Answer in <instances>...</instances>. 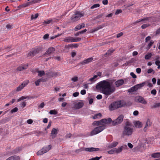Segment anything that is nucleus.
<instances>
[{"label": "nucleus", "mask_w": 160, "mask_h": 160, "mask_svg": "<svg viewBox=\"0 0 160 160\" xmlns=\"http://www.w3.org/2000/svg\"><path fill=\"white\" fill-rule=\"evenodd\" d=\"M136 71L138 73H140L141 72V70L140 68H138L136 69Z\"/></svg>", "instance_id": "obj_64"}, {"label": "nucleus", "mask_w": 160, "mask_h": 160, "mask_svg": "<svg viewBox=\"0 0 160 160\" xmlns=\"http://www.w3.org/2000/svg\"><path fill=\"white\" fill-rule=\"evenodd\" d=\"M46 74L48 75L49 77H56L58 76H60L61 75L59 72H53L51 71H50L49 72H48V73H46Z\"/></svg>", "instance_id": "obj_13"}, {"label": "nucleus", "mask_w": 160, "mask_h": 160, "mask_svg": "<svg viewBox=\"0 0 160 160\" xmlns=\"http://www.w3.org/2000/svg\"><path fill=\"white\" fill-rule=\"evenodd\" d=\"M154 42L153 41H151L148 44V49H149L151 47V46L153 44Z\"/></svg>", "instance_id": "obj_51"}, {"label": "nucleus", "mask_w": 160, "mask_h": 160, "mask_svg": "<svg viewBox=\"0 0 160 160\" xmlns=\"http://www.w3.org/2000/svg\"><path fill=\"white\" fill-rule=\"evenodd\" d=\"M152 122H151L149 119H148L146 122L145 126L146 127H149L151 126Z\"/></svg>", "instance_id": "obj_30"}, {"label": "nucleus", "mask_w": 160, "mask_h": 160, "mask_svg": "<svg viewBox=\"0 0 160 160\" xmlns=\"http://www.w3.org/2000/svg\"><path fill=\"white\" fill-rule=\"evenodd\" d=\"M99 148H82L79 149H76L75 152L76 153H78L82 151L85 150L87 152H93V151H99Z\"/></svg>", "instance_id": "obj_6"}, {"label": "nucleus", "mask_w": 160, "mask_h": 160, "mask_svg": "<svg viewBox=\"0 0 160 160\" xmlns=\"http://www.w3.org/2000/svg\"><path fill=\"white\" fill-rule=\"evenodd\" d=\"M63 41L66 42H73V37H66Z\"/></svg>", "instance_id": "obj_19"}, {"label": "nucleus", "mask_w": 160, "mask_h": 160, "mask_svg": "<svg viewBox=\"0 0 160 160\" xmlns=\"http://www.w3.org/2000/svg\"><path fill=\"white\" fill-rule=\"evenodd\" d=\"M45 105V104L43 102L41 103L39 106V108H43Z\"/></svg>", "instance_id": "obj_62"}, {"label": "nucleus", "mask_w": 160, "mask_h": 160, "mask_svg": "<svg viewBox=\"0 0 160 160\" xmlns=\"http://www.w3.org/2000/svg\"><path fill=\"white\" fill-rule=\"evenodd\" d=\"M149 26V24H143L141 26V28L142 29H145L147 27H148Z\"/></svg>", "instance_id": "obj_44"}, {"label": "nucleus", "mask_w": 160, "mask_h": 160, "mask_svg": "<svg viewBox=\"0 0 160 160\" xmlns=\"http://www.w3.org/2000/svg\"><path fill=\"white\" fill-rule=\"evenodd\" d=\"M100 6V5L98 3H97L94 4L91 7V9H92L95 8L99 7Z\"/></svg>", "instance_id": "obj_39"}, {"label": "nucleus", "mask_w": 160, "mask_h": 160, "mask_svg": "<svg viewBox=\"0 0 160 160\" xmlns=\"http://www.w3.org/2000/svg\"><path fill=\"white\" fill-rule=\"evenodd\" d=\"M128 92H132L135 91L133 87L131 88L130 89H128Z\"/></svg>", "instance_id": "obj_52"}, {"label": "nucleus", "mask_w": 160, "mask_h": 160, "mask_svg": "<svg viewBox=\"0 0 160 160\" xmlns=\"http://www.w3.org/2000/svg\"><path fill=\"white\" fill-rule=\"evenodd\" d=\"M71 48V46L70 44H69L68 45H65V47L64 48V51H66L67 52H68L69 49L70 48Z\"/></svg>", "instance_id": "obj_35"}, {"label": "nucleus", "mask_w": 160, "mask_h": 160, "mask_svg": "<svg viewBox=\"0 0 160 160\" xmlns=\"http://www.w3.org/2000/svg\"><path fill=\"white\" fill-rule=\"evenodd\" d=\"M42 81V82H44L46 81L45 80V79H43L42 78L38 79L35 82V83L36 85V86H39V83Z\"/></svg>", "instance_id": "obj_27"}, {"label": "nucleus", "mask_w": 160, "mask_h": 160, "mask_svg": "<svg viewBox=\"0 0 160 160\" xmlns=\"http://www.w3.org/2000/svg\"><path fill=\"white\" fill-rule=\"evenodd\" d=\"M132 124L129 121L126 122L125 125L124 126L123 131L122 132V136H131L133 132V129L131 128Z\"/></svg>", "instance_id": "obj_2"}, {"label": "nucleus", "mask_w": 160, "mask_h": 160, "mask_svg": "<svg viewBox=\"0 0 160 160\" xmlns=\"http://www.w3.org/2000/svg\"><path fill=\"white\" fill-rule=\"evenodd\" d=\"M113 82V81L109 79L104 80L98 83L96 86V88L97 89L101 90L102 92L106 96H108L115 90V87H111V85Z\"/></svg>", "instance_id": "obj_1"}, {"label": "nucleus", "mask_w": 160, "mask_h": 160, "mask_svg": "<svg viewBox=\"0 0 160 160\" xmlns=\"http://www.w3.org/2000/svg\"><path fill=\"white\" fill-rule=\"evenodd\" d=\"M118 142H113L111 144L108 145V148H111L116 147L118 144Z\"/></svg>", "instance_id": "obj_24"}, {"label": "nucleus", "mask_w": 160, "mask_h": 160, "mask_svg": "<svg viewBox=\"0 0 160 160\" xmlns=\"http://www.w3.org/2000/svg\"><path fill=\"white\" fill-rule=\"evenodd\" d=\"M11 46H10L5 47L4 49H2V48H2V50L5 49L6 50V52H9L11 51Z\"/></svg>", "instance_id": "obj_34"}, {"label": "nucleus", "mask_w": 160, "mask_h": 160, "mask_svg": "<svg viewBox=\"0 0 160 160\" xmlns=\"http://www.w3.org/2000/svg\"><path fill=\"white\" fill-rule=\"evenodd\" d=\"M85 27V24L84 23H82L81 25H78L76 26L74 30L76 31H77L78 30L82 28H84Z\"/></svg>", "instance_id": "obj_25"}, {"label": "nucleus", "mask_w": 160, "mask_h": 160, "mask_svg": "<svg viewBox=\"0 0 160 160\" xmlns=\"http://www.w3.org/2000/svg\"><path fill=\"white\" fill-rule=\"evenodd\" d=\"M102 116V114L100 113H98L95 114L93 117V119L100 118H101Z\"/></svg>", "instance_id": "obj_28"}, {"label": "nucleus", "mask_w": 160, "mask_h": 160, "mask_svg": "<svg viewBox=\"0 0 160 160\" xmlns=\"http://www.w3.org/2000/svg\"><path fill=\"white\" fill-rule=\"evenodd\" d=\"M18 110V108L17 107L15 108L14 109L11 110L10 111V113H13L14 112H17Z\"/></svg>", "instance_id": "obj_43"}, {"label": "nucleus", "mask_w": 160, "mask_h": 160, "mask_svg": "<svg viewBox=\"0 0 160 160\" xmlns=\"http://www.w3.org/2000/svg\"><path fill=\"white\" fill-rule=\"evenodd\" d=\"M101 122H102V123H104L105 124H109L111 122L112 123L113 121L110 118H109L108 119L104 118L101 120Z\"/></svg>", "instance_id": "obj_15"}, {"label": "nucleus", "mask_w": 160, "mask_h": 160, "mask_svg": "<svg viewBox=\"0 0 160 160\" xmlns=\"http://www.w3.org/2000/svg\"><path fill=\"white\" fill-rule=\"evenodd\" d=\"M152 72H153V74H154L155 73L154 71L153 70V69H152V68H150L147 71V72L148 74H149L151 73Z\"/></svg>", "instance_id": "obj_53"}, {"label": "nucleus", "mask_w": 160, "mask_h": 160, "mask_svg": "<svg viewBox=\"0 0 160 160\" xmlns=\"http://www.w3.org/2000/svg\"><path fill=\"white\" fill-rule=\"evenodd\" d=\"M93 60V58L92 57L86 59L84 60L83 61L80 62L79 64V65H83L86 64H88L92 62Z\"/></svg>", "instance_id": "obj_12"}, {"label": "nucleus", "mask_w": 160, "mask_h": 160, "mask_svg": "<svg viewBox=\"0 0 160 160\" xmlns=\"http://www.w3.org/2000/svg\"><path fill=\"white\" fill-rule=\"evenodd\" d=\"M71 48H77L78 47V44L75 43L73 44H70Z\"/></svg>", "instance_id": "obj_45"}, {"label": "nucleus", "mask_w": 160, "mask_h": 160, "mask_svg": "<svg viewBox=\"0 0 160 160\" xmlns=\"http://www.w3.org/2000/svg\"><path fill=\"white\" fill-rule=\"evenodd\" d=\"M58 130L55 128H52L50 135V137H51L52 139H54L56 137L58 133Z\"/></svg>", "instance_id": "obj_14"}, {"label": "nucleus", "mask_w": 160, "mask_h": 160, "mask_svg": "<svg viewBox=\"0 0 160 160\" xmlns=\"http://www.w3.org/2000/svg\"><path fill=\"white\" fill-rule=\"evenodd\" d=\"M122 12V11L121 9H118L116 11V12L115 13V14L116 15L118 14L119 13H121Z\"/></svg>", "instance_id": "obj_56"}, {"label": "nucleus", "mask_w": 160, "mask_h": 160, "mask_svg": "<svg viewBox=\"0 0 160 160\" xmlns=\"http://www.w3.org/2000/svg\"><path fill=\"white\" fill-rule=\"evenodd\" d=\"M124 105L123 102L121 100L117 101L112 103L109 106L110 111L114 110L122 107Z\"/></svg>", "instance_id": "obj_3"}, {"label": "nucleus", "mask_w": 160, "mask_h": 160, "mask_svg": "<svg viewBox=\"0 0 160 160\" xmlns=\"http://www.w3.org/2000/svg\"><path fill=\"white\" fill-rule=\"evenodd\" d=\"M81 39L80 38H75L73 37V42H77L81 41Z\"/></svg>", "instance_id": "obj_47"}, {"label": "nucleus", "mask_w": 160, "mask_h": 160, "mask_svg": "<svg viewBox=\"0 0 160 160\" xmlns=\"http://www.w3.org/2000/svg\"><path fill=\"white\" fill-rule=\"evenodd\" d=\"M152 17H149L144 18L142 19H140L137 20L135 23H138L141 22H143L145 21H151V20Z\"/></svg>", "instance_id": "obj_18"}, {"label": "nucleus", "mask_w": 160, "mask_h": 160, "mask_svg": "<svg viewBox=\"0 0 160 160\" xmlns=\"http://www.w3.org/2000/svg\"><path fill=\"white\" fill-rule=\"evenodd\" d=\"M49 36V34L48 33L45 34L43 36V39L44 40L47 39L48 38Z\"/></svg>", "instance_id": "obj_57"}, {"label": "nucleus", "mask_w": 160, "mask_h": 160, "mask_svg": "<svg viewBox=\"0 0 160 160\" xmlns=\"http://www.w3.org/2000/svg\"><path fill=\"white\" fill-rule=\"evenodd\" d=\"M146 83V82H143L142 83L137 84V86L138 87V89H139V88H141L143 87L145 85Z\"/></svg>", "instance_id": "obj_37"}, {"label": "nucleus", "mask_w": 160, "mask_h": 160, "mask_svg": "<svg viewBox=\"0 0 160 160\" xmlns=\"http://www.w3.org/2000/svg\"><path fill=\"white\" fill-rule=\"evenodd\" d=\"M32 4V3L31 1V2L23 3L21 5V6L23 8H25L31 5Z\"/></svg>", "instance_id": "obj_29"}, {"label": "nucleus", "mask_w": 160, "mask_h": 160, "mask_svg": "<svg viewBox=\"0 0 160 160\" xmlns=\"http://www.w3.org/2000/svg\"><path fill=\"white\" fill-rule=\"evenodd\" d=\"M160 106V103H155L153 107L154 108H156L157 107H158Z\"/></svg>", "instance_id": "obj_60"}, {"label": "nucleus", "mask_w": 160, "mask_h": 160, "mask_svg": "<svg viewBox=\"0 0 160 160\" xmlns=\"http://www.w3.org/2000/svg\"><path fill=\"white\" fill-rule=\"evenodd\" d=\"M134 125L136 128H141L142 126V124L141 122L139 121H137L134 122Z\"/></svg>", "instance_id": "obj_22"}, {"label": "nucleus", "mask_w": 160, "mask_h": 160, "mask_svg": "<svg viewBox=\"0 0 160 160\" xmlns=\"http://www.w3.org/2000/svg\"><path fill=\"white\" fill-rule=\"evenodd\" d=\"M152 156L154 158H158L160 157V153L157 152L153 153L152 154Z\"/></svg>", "instance_id": "obj_31"}, {"label": "nucleus", "mask_w": 160, "mask_h": 160, "mask_svg": "<svg viewBox=\"0 0 160 160\" xmlns=\"http://www.w3.org/2000/svg\"><path fill=\"white\" fill-rule=\"evenodd\" d=\"M99 29V28L98 26L96 28H93L90 31V32L91 33H93V32H95V31H98Z\"/></svg>", "instance_id": "obj_40"}, {"label": "nucleus", "mask_w": 160, "mask_h": 160, "mask_svg": "<svg viewBox=\"0 0 160 160\" xmlns=\"http://www.w3.org/2000/svg\"><path fill=\"white\" fill-rule=\"evenodd\" d=\"M123 80L121 79L117 80L115 82V84L117 87H118L123 85L124 83Z\"/></svg>", "instance_id": "obj_20"}, {"label": "nucleus", "mask_w": 160, "mask_h": 160, "mask_svg": "<svg viewBox=\"0 0 160 160\" xmlns=\"http://www.w3.org/2000/svg\"><path fill=\"white\" fill-rule=\"evenodd\" d=\"M51 145H49L47 147L42 148L41 150L38 152L37 154L38 155H42L44 153L47 152L48 151L51 149Z\"/></svg>", "instance_id": "obj_8"}, {"label": "nucleus", "mask_w": 160, "mask_h": 160, "mask_svg": "<svg viewBox=\"0 0 160 160\" xmlns=\"http://www.w3.org/2000/svg\"><path fill=\"white\" fill-rule=\"evenodd\" d=\"M156 90L155 89H153L151 92V93L153 95H155L156 94Z\"/></svg>", "instance_id": "obj_59"}, {"label": "nucleus", "mask_w": 160, "mask_h": 160, "mask_svg": "<svg viewBox=\"0 0 160 160\" xmlns=\"http://www.w3.org/2000/svg\"><path fill=\"white\" fill-rule=\"evenodd\" d=\"M41 0H33L32 1V4H34L40 2Z\"/></svg>", "instance_id": "obj_55"}, {"label": "nucleus", "mask_w": 160, "mask_h": 160, "mask_svg": "<svg viewBox=\"0 0 160 160\" xmlns=\"http://www.w3.org/2000/svg\"><path fill=\"white\" fill-rule=\"evenodd\" d=\"M123 115H120L115 120L113 121L112 125L115 126L121 123L123 120Z\"/></svg>", "instance_id": "obj_9"}, {"label": "nucleus", "mask_w": 160, "mask_h": 160, "mask_svg": "<svg viewBox=\"0 0 160 160\" xmlns=\"http://www.w3.org/2000/svg\"><path fill=\"white\" fill-rule=\"evenodd\" d=\"M123 34V33L122 32H121L118 34L117 35V38H119L122 36Z\"/></svg>", "instance_id": "obj_63"}, {"label": "nucleus", "mask_w": 160, "mask_h": 160, "mask_svg": "<svg viewBox=\"0 0 160 160\" xmlns=\"http://www.w3.org/2000/svg\"><path fill=\"white\" fill-rule=\"evenodd\" d=\"M84 12L81 13L79 11H76L71 17L70 19L72 22H76L79 20L81 17L84 16Z\"/></svg>", "instance_id": "obj_4"}, {"label": "nucleus", "mask_w": 160, "mask_h": 160, "mask_svg": "<svg viewBox=\"0 0 160 160\" xmlns=\"http://www.w3.org/2000/svg\"><path fill=\"white\" fill-rule=\"evenodd\" d=\"M152 56V54L151 53H149L148 54L145 55V59L146 60H148Z\"/></svg>", "instance_id": "obj_36"}, {"label": "nucleus", "mask_w": 160, "mask_h": 160, "mask_svg": "<svg viewBox=\"0 0 160 160\" xmlns=\"http://www.w3.org/2000/svg\"><path fill=\"white\" fill-rule=\"evenodd\" d=\"M103 15L104 13H102L101 14H99L95 18V19H98L99 18H102Z\"/></svg>", "instance_id": "obj_46"}, {"label": "nucleus", "mask_w": 160, "mask_h": 160, "mask_svg": "<svg viewBox=\"0 0 160 160\" xmlns=\"http://www.w3.org/2000/svg\"><path fill=\"white\" fill-rule=\"evenodd\" d=\"M38 76H42L45 74V72L43 70L38 71Z\"/></svg>", "instance_id": "obj_32"}, {"label": "nucleus", "mask_w": 160, "mask_h": 160, "mask_svg": "<svg viewBox=\"0 0 160 160\" xmlns=\"http://www.w3.org/2000/svg\"><path fill=\"white\" fill-rule=\"evenodd\" d=\"M130 75L132 76V78H137V76L133 72H131L130 73Z\"/></svg>", "instance_id": "obj_58"}, {"label": "nucleus", "mask_w": 160, "mask_h": 160, "mask_svg": "<svg viewBox=\"0 0 160 160\" xmlns=\"http://www.w3.org/2000/svg\"><path fill=\"white\" fill-rule=\"evenodd\" d=\"M42 49V47H39L33 49L28 54V56L33 57L38 53Z\"/></svg>", "instance_id": "obj_7"}, {"label": "nucleus", "mask_w": 160, "mask_h": 160, "mask_svg": "<svg viewBox=\"0 0 160 160\" xmlns=\"http://www.w3.org/2000/svg\"><path fill=\"white\" fill-rule=\"evenodd\" d=\"M127 147V146L126 145H124L123 146H121V147L118 149L116 148H114V149L115 150V152L117 153H118L122 151L123 148H126Z\"/></svg>", "instance_id": "obj_21"}, {"label": "nucleus", "mask_w": 160, "mask_h": 160, "mask_svg": "<svg viewBox=\"0 0 160 160\" xmlns=\"http://www.w3.org/2000/svg\"><path fill=\"white\" fill-rule=\"evenodd\" d=\"M114 152H115V151L114 148L108 152V154H113Z\"/></svg>", "instance_id": "obj_54"}, {"label": "nucleus", "mask_w": 160, "mask_h": 160, "mask_svg": "<svg viewBox=\"0 0 160 160\" xmlns=\"http://www.w3.org/2000/svg\"><path fill=\"white\" fill-rule=\"evenodd\" d=\"M84 103L82 102H78L74 105V108L76 109L81 108L83 106Z\"/></svg>", "instance_id": "obj_17"}, {"label": "nucleus", "mask_w": 160, "mask_h": 160, "mask_svg": "<svg viewBox=\"0 0 160 160\" xmlns=\"http://www.w3.org/2000/svg\"><path fill=\"white\" fill-rule=\"evenodd\" d=\"M97 75H95L92 78H90L89 79V80L91 82H93L94 81V80L95 78H97Z\"/></svg>", "instance_id": "obj_50"}, {"label": "nucleus", "mask_w": 160, "mask_h": 160, "mask_svg": "<svg viewBox=\"0 0 160 160\" xmlns=\"http://www.w3.org/2000/svg\"><path fill=\"white\" fill-rule=\"evenodd\" d=\"M29 82V81L23 82L17 88L16 91L19 92L21 91Z\"/></svg>", "instance_id": "obj_11"}, {"label": "nucleus", "mask_w": 160, "mask_h": 160, "mask_svg": "<svg viewBox=\"0 0 160 160\" xmlns=\"http://www.w3.org/2000/svg\"><path fill=\"white\" fill-rule=\"evenodd\" d=\"M28 66V65H24L21 66H20L17 68V70L19 71H22L24 70L27 68Z\"/></svg>", "instance_id": "obj_23"}, {"label": "nucleus", "mask_w": 160, "mask_h": 160, "mask_svg": "<svg viewBox=\"0 0 160 160\" xmlns=\"http://www.w3.org/2000/svg\"><path fill=\"white\" fill-rule=\"evenodd\" d=\"M107 26V24L105 23H103L101 25H98V26L99 28V29H101L103 27L106 26Z\"/></svg>", "instance_id": "obj_48"}, {"label": "nucleus", "mask_w": 160, "mask_h": 160, "mask_svg": "<svg viewBox=\"0 0 160 160\" xmlns=\"http://www.w3.org/2000/svg\"><path fill=\"white\" fill-rule=\"evenodd\" d=\"M101 120L99 121H95L93 122L92 125H93L96 126H102V125H105L104 124L102 123V122H101Z\"/></svg>", "instance_id": "obj_26"}, {"label": "nucleus", "mask_w": 160, "mask_h": 160, "mask_svg": "<svg viewBox=\"0 0 160 160\" xmlns=\"http://www.w3.org/2000/svg\"><path fill=\"white\" fill-rule=\"evenodd\" d=\"M115 49H111L108 50L107 51L108 53V55H110L113 52L115 51Z\"/></svg>", "instance_id": "obj_42"}, {"label": "nucleus", "mask_w": 160, "mask_h": 160, "mask_svg": "<svg viewBox=\"0 0 160 160\" xmlns=\"http://www.w3.org/2000/svg\"><path fill=\"white\" fill-rule=\"evenodd\" d=\"M105 125H102L95 128L90 132V136H93L99 133L105 128Z\"/></svg>", "instance_id": "obj_5"}, {"label": "nucleus", "mask_w": 160, "mask_h": 160, "mask_svg": "<svg viewBox=\"0 0 160 160\" xmlns=\"http://www.w3.org/2000/svg\"><path fill=\"white\" fill-rule=\"evenodd\" d=\"M135 100L136 102L144 104H146L147 103V102L144 98L141 96L137 97L135 98Z\"/></svg>", "instance_id": "obj_10"}, {"label": "nucleus", "mask_w": 160, "mask_h": 160, "mask_svg": "<svg viewBox=\"0 0 160 160\" xmlns=\"http://www.w3.org/2000/svg\"><path fill=\"white\" fill-rule=\"evenodd\" d=\"M49 113L51 115H56L58 114V112L55 110H51L49 112Z\"/></svg>", "instance_id": "obj_38"}, {"label": "nucleus", "mask_w": 160, "mask_h": 160, "mask_svg": "<svg viewBox=\"0 0 160 160\" xmlns=\"http://www.w3.org/2000/svg\"><path fill=\"white\" fill-rule=\"evenodd\" d=\"M55 51V49L53 47H50L46 51L45 53L43 55H45L46 54H50L53 53Z\"/></svg>", "instance_id": "obj_16"}, {"label": "nucleus", "mask_w": 160, "mask_h": 160, "mask_svg": "<svg viewBox=\"0 0 160 160\" xmlns=\"http://www.w3.org/2000/svg\"><path fill=\"white\" fill-rule=\"evenodd\" d=\"M71 80L73 82H75L77 81L78 80V77H74L71 79Z\"/></svg>", "instance_id": "obj_49"}, {"label": "nucleus", "mask_w": 160, "mask_h": 160, "mask_svg": "<svg viewBox=\"0 0 160 160\" xmlns=\"http://www.w3.org/2000/svg\"><path fill=\"white\" fill-rule=\"evenodd\" d=\"M6 27L8 29H11L12 28V26L9 24H7L6 26Z\"/></svg>", "instance_id": "obj_61"}, {"label": "nucleus", "mask_w": 160, "mask_h": 160, "mask_svg": "<svg viewBox=\"0 0 160 160\" xmlns=\"http://www.w3.org/2000/svg\"><path fill=\"white\" fill-rule=\"evenodd\" d=\"M28 98V99H30L29 97V96L27 97H24V96H22L18 100V101H19L21 100H22Z\"/></svg>", "instance_id": "obj_41"}, {"label": "nucleus", "mask_w": 160, "mask_h": 160, "mask_svg": "<svg viewBox=\"0 0 160 160\" xmlns=\"http://www.w3.org/2000/svg\"><path fill=\"white\" fill-rule=\"evenodd\" d=\"M39 14L38 13H36L35 15H32L31 16V19L32 20L33 19H35L38 16Z\"/></svg>", "instance_id": "obj_33"}]
</instances>
